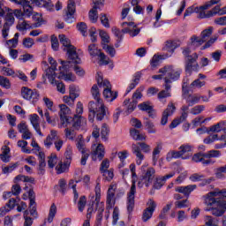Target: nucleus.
<instances>
[{
    "instance_id": "nucleus-59",
    "label": "nucleus",
    "mask_w": 226,
    "mask_h": 226,
    "mask_svg": "<svg viewBox=\"0 0 226 226\" xmlns=\"http://www.w3.org/2000/svg\"><path fill=\"white\" fill-rule=\"evenodd\" d=\"M30 26L27 21L24 20V19H19V22L17 25V29L19 31H26V29H29Z\"/></svg>"
},
{
    "instance_id": "nucleus-33",
    "label": "nucleus",
    "mask_w": 226,
    "mask_h": 226,
    "mask_svg": "<svg viewBox=\"0 0 226 226\" xmlns=\"http://www.w3.org/2000/svg\"><path fill=\"white\" fill-rule=\"evenodd\" d=\"M56 71H57V67L56 68L49 67L45 72L46 77H48L50 84H52L53 86H54V82H56V77H57V74L56 73Z\"/></svg>"
},
{
    "instance_id": "nucleus-17",
    "label": "nucleus",
    "mask_w": 226,
    "mask_h": 226,
    "mask_svg": "<svg viewBox=\"0 0 226 226\" xmlns=\"http://www.w3.org/2000/svg\"><path fill=\"white\" fill-rule=\"evenodd\" d=\"M174 112H176V106L174 105V102H169L167 109L163 111L161 119V124H162V126H165V124H167L169 117H170V116H173Z\"/></svg>"
},
{
    "instance_id": "nucleus-27",
    "label": "nucleus",
    "mask_w": 226,
    "mask_h": 226,
    "mask_svg": "<svg viewBox=\"0 0 226 226\" xmlns=\"http://www.w3.org/2000/svg\"><path fill=\"white\" fill-rule=\"evenodd\" d=\"M194 190H197V185H189L187 186H178L176 188V192L178 193H183L185 197L188 199L190 197V193L193 192Z\"/></svg>"
},
{
    "instance_id": "nucleus-24",
    "label": "nucleus",
    "mask_w": 226,
    "mask_h": 226,
    "mask_svg": "<svg viewBox=\"0 0 226 226\" xmlns=\"http://www.w3.org/2000/svg\"><path fill=\"white\" fill-rule=\"evenodd\" d=\"M116 195V188L114 185H111L109 190H108V194H107V207L108 209H112L116 204V200L114 199Z\"/></svg>"
},
{
    "instance_id": "nucleus-40",
    "label": "nucleus",
    "mask_w": 226,
    "mask_h": 226,
    "mask_svg": "<svg viewBox=\"0 0 226 226\" xmlns=\"http://www.w3.org/2000/svg\"><path fill=\"white\" fill-rule=\"evenodd\" d=\"M32 0H26V4L21 5L23 8V17H30L33 15V7L31 6Z\"/></svg>"
},
{
    "instance_id": "nucleus-45",
    "label": "nucleus",
    "mask_w": 226,
    "mask_h": 226,
    "mask_svg": "<svg viewBox=\"0 0 226 226\" xmlns=\"http://www.w3.org/2000/svg\"><path fill=\"white\" fill-rule=\"evenodd\" d=\"M59 63L62 64V66L59 67V71L68 72H70V68H72V63H75V62H73V60L72 61L59 60Z\"/></svg>"
},
{
    "instance_id": "nucleus-63",
    "label": "nucleus",
    "mask_w": 226,
    "mask_h": 226,
    "mask_svg": "<svg viewBox=\"0 0 226 226\" xmlns=\"http://www.w3.org/2000/svg\"><path fill=\"white\" fill-rule=\"evenodd\" d=\"M163 185H165V182L162 177H156L155 182L154 183L153 188L154 190H160Z\"/></svg>"
},
{
    "instance_id": "nucleus-16",
    "label": "nucleus",
    "mask_w": 226,
    "mask_h": 226,
    "mask_svg": "<svg viewBox=\"0 0 226 226\" xmlns=\"http://www.w3.org/2000/svg\"><path fill=\"white\" fill-rule=\"evenodd\" d=\"M15 24V17L12 12H8L5 16V23L4 24V27L2 29V36L3 38H8V33L10 31V27Z\"/></svg>"
},
{
    "instance_id": "nucleus-26",
    "label": "nucleus",
    "mask_w": 226,
    "mask_h": 226,
    "mask_svg": "<svg viewBox=\"0 0 226 226\" xmlns=\"http://www.w3.org/2000/svg\"><path fill=\"white\" fill-rule=\"evenodd\" d=\"M171 89L172 86L169 85V81H166V83H164V90L159 92L157 95L158 100H160V102H163L165 98H170V96H172V94H170Z\"/></svg>"
},
{
    "instance_id": "nucleus-36",
    "label": "nucleus",
    "mask_w": 226,
    "mask_h": 226,
    "mask_svg": "<svg viewBox=\"0 0 226 226\" xmlns=\"http://www.w3.org/2000/svg\"><path fill=\"white\" fill-rule=\"evenodd\" d=\"M226 126V123L225 121H221L219 123H217L215 125H212L208 128L209 130V132L211 133V132L213 133H220V132H223V129L225 128Z\"/></svg>"
},
{
    "instance_id": "nucleus-18",
    "label": "nucleus",
    "mask_w": 226,
    "mask_h": 226,
    "mask_svg": "<svg viewBox=\"0 0 226 226\" xmlns=\"http://www.w3.org/2000/svg\"><path fill=\"white\" fill-rule=\"evenodd\" d=\"M148 207H147L142 215L143 222H147L148 220H151V217L153 216V214L154 213V209H156V202L153 200H149Z\"/></svg>"
},
{
    "instance_id": "nucleus-21",
    "label": "nucleus",
    "mask_w": 226,
    "mask_h": 226,
    "mask_svg": "<svg viewBox=\"0 0 226 226\" xmlns=\"http://www.w3.org/2000/svg\"><path fill=\"white\" fill-rule=\"evenodd\" d=\"M105 156V147H103V145L99 144L95 150L92 152V160L94 162L99 161L102 162Z\"/></svg>"
},
{
    "instance_id": "nucleus-20",
    "label": "nucleus",
    "mask_w": 226,
    "mask_h": 226,
    "mask_svg": "<svg viewBox=\"0 0 226 226\" xmlns=\"http://www.w3.org/2000/svg\"><path fill=\"white\" fill-rule=\"evenodd\" d=\"M59 139V134L57 131L51 130L50 133L44 139V146L47 149H50L52 147L54 142H56Z\"/></svg>"
},
{
    "instance_id": "nucleus-13",
    "label": "nucleus",
    "mask_w": 226,
    "mask_h": 226,
    "mask_svg": "<svg viewBox=\"0 0 226 226\" xmlns=\"http://www.w3.org/2000/svg\"><path fill=\"white\" fill-rule=\"evenodd\" d=\"M121 26L123 27L122 33L124 34H129L131 38H135V36H139L140 34V28L133 22H123Z\"/></svg>"
},
{
    "instance_id": "nucleus-15",
    "label": "nucleus",
    "mask_w": 226,
    "mask_h": 226,
    "mask_svg": "<svg viewBox=\"0 0 226 226\" xmlns=\"http://www.w3.org/2000/svg\"><path fill=\"white\" fill-rule=\"evenodd\" d=\"M190 109V106L188 105H184L181 108L182 113L181 116L178 117L177 118H175L171 124H170V130L177 128V126H179L181 123H185L186 119L188 118V110Z\"/></svg>"
},
{
    "instance_id": "nucleus-50",
    "label": "nucleus",
    "mask_w": 226,
    "mask_h": 226,
    "mask_svg": "<svg viewBox=\"0 0 226 226\" xmlns=\"http://www.w3.org/2000/svg\"><path fill=\"white\" fill-rule=\"evenodd\" d=\"M87 204V198H86V196H81L78 201V209L79 213L84 212V209H86Z\"/></svg>"
},
{
    "instance_id": "nucleus-44",
    "label": "nucleus",
    "mask_w": 226,
    "mask_h": 226,
    "mask_svg": "<svg viewBox=\"0 0 226 226\" xmlns=\"http://www.w3.org/2000/svg\"><path fill=\"white\" fill-rule=\"evenodd\" d=\"M204 156L207 160H211V158H220V156H222V152H220V150H210L204 153Z\"/></svg>"
},
{
    "instance_id": "nucleus-12",
    "label": "nucleus",
    "mask_w": 226,
    "mask_h": 226,
    "mask_svg": "<svg viewBox=\"0 0 226 226\" xmlns=\"http://www.w3.org/2000/svg\"><path fill=\"white\" fill-rule=\"evenodd\" d=\"M75 1L69 0L67 4V7L64 10V20L67 22V24H73L75 22Z\"/></svg>"
},
{
    "instance_id": "nucleus-4",
    "label": "nucleus",
    "mask_w": 226,
    "mask_h": 226,
    "mask_svg": "<svg viewBox=\"0 0 226 226\" xmlns=\"http://www.w3.org/2000/svg\"><path fill=\"white\" fill-rule=\"evenodd\" d=\"M59 40L60 43L65 47L64 50H66L68 59L73 61L74 64H80V58L79 57V54H77V49H75V46L72 45L70 39L64 34H60Z\"/></svg>"
},
{
    "instance_id": "nucleus-39",
    "label": "nucleus",
    "mask_w": 226,
    "mask_h": 226,
    "mask_svg": "<svg viewBox=\"0 0 226 226\" xmlns=\"http://www.w3.org/2000/svg\"><path fill=\"white\" fill-rule=\"evenodd\" d=\"M77 149L79 151V153H87L89 152V149L86 147L84 138H82V135L78 136V141L76 143Z\"/></svg>"
},
{
    "instance_id": "nucleus-55",
    "label": "nucleus",
    "mask_w": 226,
    "mask_h": 226,
    "mask_svg": "<svg viewBox=\"0 0 226 226\" xmlns=\"http://www.w3.org/2000/svg\"><path fill=\"white\" fill-rule=\"evenodd\" d=\"M205 225L207 226H218V219L213 218L211 215L205 217Z\"/></svg>"
},
{
    "instance_id": "nucleus-46",
    "label": "nucleus",
    "mask_w": 226,
    "mask_h": 226,
    "mask_svg": "<svg viewBox=\"0 0 226 226\" xmlns=\"http://www.w3.org/2000/svg\"><path fill=\"white\" fill-rule=\"evenodd\" d=\"M213 34V26H209L208 28L203 30L200 34L201 40L206 43L209 37Z\"/></svg>"
},
{
    "instance_id": "nucleus-38",
    "label": "nucleus",
    "mask_w": 226,
    "mask_h": 226,
    "mask_svg": "<svg viewBox=\"0 0 226 226\" xmlns=\"http://www.w3.org/2000/svg\"><path fill=\"white\" fill-rule=\"evenodd\" d=\"M58 79H64L66 82H75L77 78L72 72H64V71H61Z\"/></svg>"
},
{
    "instance_id": "nucleus-60",
    "label": "nucleus",
    "mask_w": 226,
    "mask_h": 226,
    "mask_svg": "<svg viewBox=\"0 0 226 226\" xmlns=\"http://www.w3.org/2000/svg\"><path fill=\"white\" fill-rule=\"evenodd\" d=\"M204 177H206V176L204 174H200V173H193L192 175H191L189 177L190 181H192V183H197L199 181H202L204 179Z\"/></svg>"
},
{
    "instance_id": "nucleus-34",
    "label": "nucleus",
    "mask_w": 226,
    "mask_h": 226,
    "mask_svg": "<svg viewBox=\"0 0 226 226\" xmlns=\"http://www.w3.org/2000/svg\"><path fill=\"white\" fill-rule=\"evenodd\" d=\"M55 169L56 170V174H64V172H68V170L70 169V161L58 162Z\"/></svg>"
},
{
    "instance_id": "nucleus-30",
    "label": "nucleus",
    "mask_w": 226,
    "mask_h": 226,
    "mask_svg": "<svg viewBox=\"0 0 226 226\" xmlns=\"http://www.w3.org/2000/svg\"><path fill=\"white\" fill-rule=\"evenodd\" d=\"M220 13H221L220 5H216L211 11H208L207 13L200 12V19H211V17H215V15H220Z\"/></svg>"
},
{
    "instance_id": "nucleus-31",
    "label": "nucleus",
    "mask_w": 226,
    "mask_h": 226,
    "mask_svg": "<svg viewBox=\"0 0 226 226\" xmlns=\"http://www.w3.org/2000/svg\"><path fill=\"white\" fill-rule=\"evenodd\" d=\"M137 103H139V102L132 101L130 102V99L124 101V107L125 114L127 116L132 114V112H133V110L137 109Z\"/></svg>"
},
{
    "instance_id": "nucleus-22",
    "label": "nucleus",
    "mask_w": 226,
    "mask_h": 226,
    "mask_svg": "<svg viewBox=\"0 0 226 226\" xmlns=\"http://www.w3.org/2000/svg\"><path fill=\"white\" fill-rule=\"evenodd\" d=\"M59 108V116L62 124H69L70 119H68V114H70V108H68V106L65 104H60Z\"/></svg>"
},
{
    "instance_id": "nucleus-42",
    "label": "nucleus",
    "mask_w": 226,
    "mask_h": 226,
    "mask_svg": "<svg viewBox=\"0 0 226 226\" xmlns=\"http://www.w3.org/2000/svg\"><path fill=\"white\" fill-rule=\"evenodd\" d=\"M29 215H31V211L26 209L24 211V214H23V218L25 220V222H24V226H31L33 225V220L34 218H36V217H30Z\"/></svg>"
},
{
    "instance_id": "nucleus-5",
    "label": "nucleus",
    "mask_w": 226,
    "mask_h": 226,
    "mask_svg": "<svg viewBox=\"0 0 226 226\" xmlns=\"http://www.w3.org/2000/svg\"><path fill=\"white\" fill-rule=\"evenodd\" d=\"M181 70L174 67V65H165L159 69V73H163L164 75V84L170 86L176 80H179V77H181Z\"/></svg>"
},
{
    "instance_id": "nucleus-37",
    "label": "nucleus",
    "mask_w": 226,
    "mask_h": 226,
    "mask_svg": "<svg viewBox=\"0 0 226 226\" xmlns=\"http://www.w3.org/2000/svg\"><path fill=\"white\" fill-rule=\"evenodd\" d=\"M160 153H162V144H157V146L154 148L152 153V162L154 166L156 165V163H158Z\"/></svg>"
},
{
    "instance_id": "nucleus-32",
    "label": "nucleus",
    "mask_w": 226,
    "mask_h": 226,
    "mask_svg": "<svg viewBox=\"0 0 226 226\" xmlns=\"http://www.w3.org/2000/svg\"><path fill=\"white\" fill-rule=\"evenodd\" d=\"M177 47H179V45L176 41H167L162 48V50L174 54V51L177 49Z\"/></svg>"
},
{
    "instance_id": "nucleus-47",
    "label": "nucleus",
    "mask_w": 226,
    "mask_h": 226,
    "mask_svg": "<svg viewBox=\"0 0 226 226\" xmlns=\"http://www.w3.org/2000/svg\"><path fill=\"white\" fill-rule=\"evenodd\" d=\"M183 157L181 150L179 151H170L166 155L167 162H170L173 158L177 159Z\"/></svg>"
},
{
    "instance_id": "nucleus-53",
    "label": "nucleus",
    "mask_w": 226,
    "mask_h": 226,
    "mask_svg": "<svg viewBox=\"0 0 226 226\" xmlns=\"http://www.w3.org/2000/svg\"><path fill=\"white\" fill-rule=\"evenodd\" d=\"M57 213V207H56V204H52L49 208V214L48 217L49 223H52L54 221V216H56V214Z\"/></svg>"
},
{
    "instance_id": "nucleus-11",
    "label": "nucleus",
    "mask_w": 226,
    "mask_h": 226,
    "mask_svg": "<svg viewBox=\"0 0 226 226\" xmlns=\"http://www.w3.org/2000/svg\"><path fill=\"white\" fill-rule=\"evenodd\" d=\"M203 200L204 204L206 206H212L208 211H211V215L214 216H223L225 215V210H226V202H214V203H209L207 202V196H203Z\"/></svg>"
},
{
    "instance_id": "nucleus-48",
    "label": "nucleus",
    "mask_w": 226,
    "mask_h": 226,
    "mask_svg": "<svg viewBox=\"0 0 226 226\" xmlns=\"http://www.w3.org/2000/svg\"><path fill=\"white\" fill-rule=\"evenodd\" d=\"M109 132L110 129L109 128V125H107V124H103L101 129V139L102 140H107L109 139Z\"/></svg>"
},
{
    "instance_id": "nucleus-9",
    "label": "nucleus",
    "mask_w": 226,
    "mask_h": 226,
    "mask_svg": "<svg viewBox=\"0 0 226 226\" xmlns=\"http://www.w3.org/2000/svg\"><path fill=\"white\" fill-rule=\"evenodd\" d=\"M205 197H207V202L210 204L215 202H226V189L215 188L214 191L205 195Z\"/></svg>"
},
{
    "instance_id": "nucleus-14",
    "label": "nucleus",
    "mask_w": 226,
    "mask_h": 226,
    "mask_svg": "<svg viewBox=\"0 0 226 226\" xmlns=\"http://www.w3.org/2000/svg\"><path fill=\"white\" fill-rule=\"evenodd\" d=\"M199 55L197 53H192L188 58L185 59V72L187 73H192V72H199Z\"/></svg>"
},
{
    "instance_id": "nucleus-3",
    "label": "nucleus",
    "mask_w": 226,
    "mask_h": 226,
    "mask_svg": "<svg viewBox=\"0 0 226 226\" xmlns=\"http://www.w3.org/2000/svg\"><path fill=\"white\" fill-rule=\"evenodd\" d=\"M130 170L132 176V186L130 192L127 193V211L132 213L133 207H135V193H137V173L135 172V164L130 165Z\"/></svg>"
},
{
    "instance_id": "nucleus-28",
    "label": "nucleus",
    "mask_w": 226,
    "mask_h": 226,
    "mask_svg": "<svg viewBox=\"0 0 226 226\" xmlns=\"http://www.w3.org/2000/svg\"><path fill=\"white\" fill-rule=\"evenodd\" d=\"M138 109L142 112H147L149 117H154V109L151 106V102H144L138 105Z\"/></svg>"
},
{
    "instance_id": "nucleus-58",
    "label": "nucleus",
    "mask_w": 226,
    "mask_h": 226,
    "mask_svg": "<svg viewBox=\"0 0 226 226\" xmlns=\"http://www.w3.org/2000/svg\"><path fill=\"white\" fill-rule=\"evenodd\" d=\"M19 36H20V34L19 33H16L13 39L6 41L7 45H9V47H11L12 49L17 48V45H19Z\"/></svg>"
},
{
    "instance_id": "nucleus-23",
    "label": "nucleus",
    "mask_w": 226,
    "mask_h": 226,
    "mask_svg": "<svg viewBox=\"0 0 226 226\" xmlns=\"http://www.w3.org/2000/svg\"><path fill=\"white\" fill-rule=\"evenodd\" d=\"M29 119L36 133H38L40 137H43V133L41 132V129L40 128V117L37 114H32L29 116Z\"/></svg>"
},
{
    "instance_id": "nucleus-6",
    "label": "nucleus",
    "mask_w": 226,
    "mask_h": 226,
    "mask_svg": "<svg viewBox=\"0 0 226 226\" xmlns=\"http://www.w3.org/2000/svg\"><path fill=\"white\" fill-rule=\"evenodd\" d=\"M132 154L137 158V165H142V162L144 161V154H142V151L143 153H151V146L144 142H139L138 144H132Z\"/></svg>"
},
{
    "instance_id": "nucleus-61",
    "label": "nucleus",
    "mask_w": 226,
    "mask_h": 226,
    "mask_svg": "<svg viewBox=\"0 0 226 226\" xmlns=\"http://www.w3.org/2000/svg\"><path fill=\"white\" fill-rule=\"evenodd\" d=\"M77 29L81 33L83 36H87V25L84 22L77 24Z\"/></svg>"
},
{
    "instance_id": "nucleus-51",
    "label": "nucleus",
    "mask_w": 226,
    "mask_h": 226,
    "mask_svg": "<svg viewBox=\"0 0 226 226\" xmlns=\"http://www.w3.org/2000/svg\"><path fill=\"white\" fill-rule=\"evenodd\" d=\"M57 164V155L56 154H51L48 157V166L49 169H54Z\"/></svg>"
},
{
    "instance_id": "nucleus-62",
    "label": "nucleus",
    "mask_w": 226,
    "mask_h": 226,
    "mask_svg": "<svg viewBox=\"0 0 226 226\" xmlns=\"http://www.w3.org/2000/svg\"><path fill=\"white\" fill-rule=\"evenodd\" d=\"M145 126L148 133H156V128L154 127V124H153L151 120L147 118V121L145 122Z\"/></svg>"
},
{
    "instance_id": "nucleus-19",
    "label": "nucleus",
    "mask_w": 226,
    "mask_h": 226,
    "mask_svg": "<svg viewBox=\"0 0 226 226\" xmlns=\"http://www.w3.org/2000/svg\"><path fill=\"white\" fill-rule=\"evenodd\" d=\"M28 197H29V211H30V216H33L34 218H38V212L36 211V196H34V191L29 190L28 192Z\"/></svg>"
},
{
    "instance_id": "nucleus-52",
    "label": "nucleus",
    "mask_w": 226,
    "mask_h": 226,
    "mask_svg": "<svg viewBox=\"0 0 226 226\" xmlns=\"http://www.w3.org/2000/svg\"><path fill=\"white\" fill-rule=\"evenodd\" d=\"M0 86L4 89H10L11 87V82H10L8 78L0 75Z\"/></svg>"
},
{
    "instance_id": "nucleus-64",
    "label": "nucleus",
    "mask_w": 226,
    "mask_h": 226,
    "mask_svg": "<svg viewBox=\"0 0 226 226\" xmlns=\"http://www.w3.org/2000/svg\"><path fill=\"white\" fill-rule=\"evenodd\" d=\"M76 98H78V95H65L64 96L63 100L67 105H73Z\"/></svg>"
},
{
    "instance_id": "nucleus-25",
    "label": "nucleus",
    "mask_w": 226,
    "mask_h": 226,
    "mask_svg": "<svg viewBox=\"0 0 226 226\" xmlns=\"http://www.w3.org/2000/svg\"><path fill=\"white\" fill-rule=\"evenodd\" d=\"M192 162H195V163L202 162V165H213V163H215L213 160L206 159V156H204V153L195 154L192 156Z\"/></svg>"
},
{
    "instance_id": "nucleus-1",
    "label": "nucleus",
    "mask_w": 226,
    "mask_h": 226,
    "mask_svg": "<svg viewBox=\"0 0 226 226\" xmlns=\"http://www.w3.org/2000/svg\"><path fill=\"white\" fill-rule=\"evenodd\" d=\"M91 94L93 98L95 100V102H90L88 104V119L93 123L94 116H96L97 121H103L105 116L109 114V109L103 103V100L100 98L101 94L98 88V85L95 84L92 87Z\"/></svg>"
},
{
    "instance_id": "nucleus-8",
    "label": "nucleus",
    "mask_w": 226,
    "mask_h": 226,
    "mask_svg": "<svg viewBox=\"0 0 226 226\" xmlns=\"http://www.w3.org/2000/svg\"><path fill=\"white\" fill-rule=\"evenodd\" d=\"M89 56L91 57H97L99 60V64H109L110 58L106 56L105 53L102 52V49H98L96 44H90L87 49Z\"/></svg>"
},
{
    "instance_id": "nucleus-41",
    "label": "nucleus",
    "mask_w": 226,
    "mask_h": 226,
    "mask_svg": "<svg viewBox=\"0 0 226 226\" xmlns=\"http://www.w3.org/2000/svg\"><path fill=\"white\" fill-rule=\"evenodd\" d=\"M130 133L133 140H146V135L140 134V132L135 128L131 129Z\"/></svg>"
},
{
    "instance_id": "nucleus-56",
    "label": "nucleus",
    "mask_w": 226,
    "mask_h": 226,
    "mask_svg": "<svg viewBox=\"0 0 226 226\" xmlns=\"http://www.w3.org/2000/svg\"><path fill=\"white\" fill-rule=\"evenodd\" d=\"M162 59H163V56L154 55V56L152 57V59L150 61V65L152 66V68H156V66H158V64H160V61H162Z\"/></svg>"
},
{
    "instance_id": "nucleus-2",
    "label": "nucleus",
    "mask_w": 226,
    "mask_h": 226,
    "mask_svg": "<svg viewBox=\"0 0 226 226\" xmlns=\"http://www.w3.org/2000/svg\"><path fill=\"white\" fill-rule=\"evenodd\" d=\"M96 80L99 87H103V96L108 102H114L116 98H117V92L112 91V85H110V81L104 79L102 72H97Z\"/></svg>"
},
{
    "instance_id": "nucleus-35",
    "label": "nucleus",
    "mask_w": 226,
    "mask_h": 226,
    "mask_svg": "<svg viewBox=\"0 0 226 226\" xmlns=\"http://www.w3.org/2000/svg\"><path fill=\"white\" fill-rule=\"evenodd\" d=\"M184 100L186 101V103L187 105H189V107H193V105L200 102V96L197 94H189L187 96H185Z\"/></svg>"
},
{
    "instance_id": "nucleus-54",
    "label": "nucleus",
    "mask_w": 226,
    "mask_h": 226,
    "mask_svg": "<svg viewBox=\"0 0 226 226\" xmlns=\"http://www.w3.org/2000/svg\"><path fill=\"white\" fill-rule=\"evenodd\" d=\"M225 174H226V164L215 170V176L217 179H223V177H225Z\"/></svg>"
},
{
    "instance_id": "nucleus-49",
    "label": "nucleus",
    "mask_w": 226,
    "mask_h": 226,
    "mask_svg": "<svg viewBox=\"0 0 226 226\" xmlns=\"http://www.w3.org/2000/svg\"><path fill=\"white\" fill-rule=\"evenodd\" d=\"M18 147H21L22 153H25L26 154H31V149L26 148L27 141H26L24 139H19L18 141Z\"/></svg>"
},
{
    "instance_id": "nucleus-29",
    "label": "nucleus",
    "mask_w": 226,
    "mask_h": 226,
    "mask_svg": "<svg viewBox=\"0 0 226 226\" xmlns=\"http://www.w3.org/2000/svg\"><path fill=\"white\" fill-rule=\"evenodd\" d=\"M141 77H142V73H140V72H138L134 74L132 82L127 87L125 91V94H130L132 91V89H135V87H137V86L139 85V82H140Z\"/></svg>"
},
{
    "instance_id": "nucleus-10",
    "label": "nucleus",
    "mask_w": 226,
    "mask_h": 226,
    "mask_svg": "<svg viewBox=\"0 0 226 226\" xmlns=\"http://www.w3.org/2000/svg\"><path fill=\"white\" fill-rule=\"evenodd\" d=\"M21 96L24 100L30 102L32 105H36L40 100V92L36 89H31L27 87L21 88Z\"/></svg>"
},
{
    "instance_id": "nucleus-7",
    "label": "nucleus",
    "mask_w": 226,
    "mask_h": 226,
    "mask_svg": "<svg viewBox=\"0 0 226 226\" xmlns=\"http://www.w3.org/2000/svg\"><path fill=\"white\" fill-rule=\"evenodd\" d=\"M146 167L142 166V170H144L143 175L138 180L139 188H143L144 185L151 186L153 184V179H154V174H156V170L153 167H149L146 170Z\"/></svg>"
},
{
    "instance_id": "nucleus-43",
    "label": "nucleus",
    "mask_w": 226,
    "mask_h": 226,
    "mask_svg": "<svg viewBox=\"0 0 226 226\" xmlns=\"http://www.w3.org/2000/svg\"><path fill=\"white\" fill-rule=\"evenodd\" d=\"M205 42L201 37H199L197 35H192L191 37V45L192 47H194V49H197V47H200V45H203Z\"/></svg>"
},
{
    "instance_id": "nucleus-57",
    "label": "nucleus",
    "mask_w": 226,
    "mask_h": 226,
    "mask_svg": "<svg viewBox=\"0 0 226 226\" xmlns=\"http://www.w3.org/2000/svg\"><path fill=\"white\" fill-rule=\"evenodd\" d=\"M17 167H19L18 162L9 164L8 166L3 167L2 168L3 174H10V172H13V170H15V169H17Z\"/></svg>"
}]
</instances>
